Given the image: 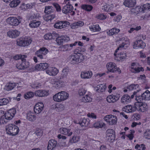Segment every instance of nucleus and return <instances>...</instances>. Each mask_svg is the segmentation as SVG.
<instances>
[{
	"mask_svg": "<svg viewBox=\"0 0 150 150\" xmlns=\"http://www.w3.org/2000/svg\"><path fill=\"white\" fill-rule=\"evenodd\" d=\"M135 148L137 150H145L146 149L145 145L144 144H137L135 146Z\"/></svg>",
	"mask_w": 150,
	"mask_h": 150,
	"instance_id": "49530a36",
	"label": "nucleus"
},
{
	"mask_svg": "<svg viewBox=\"0 0 150 150\" xmlns=\"http://www.w3.org/2000/svg\"><path fill=\"white\" fill-rule=\"evenodd\" d=\"M44 38L46 40H51L52 39V35L51 33H48L44 36Z\"/></svg>",
	"mask_w": 150,
	"mask_h": 150,
	"instance_id": "680f3d73",
	"label": "nucleus"
},
{
	"mask_svg": "<svg viewBox=\"0 0 150 150\" xmlns=\"http://www.w3.org/2000/svg\"><path fill=\"white\" fill-rule=\"evenodd\" d=\"M32 42V40L30 37L21 39L18 40L17 45L21 46H25L29 45Z\"/></svg>",
	"mask_w": 150,
	"mask_h": 150,
	"instance_id": "423d86ee",
	"label": "nucleus"
},
{
	"mask_svg": "<svg viewBox=\"0 0 150 150\" xmlns=\"http://www.w3.org/2000/svg\"><path fill=\"white\" fill-rule=\"evenodd\" d=\"M6 22L12 26H18L21 22V21L16 17H10L7 18Z\"/></svg>",
	"mask_w": 150,
	"mask_h": 150,
	"instance_id": "6e6552de",
	"label": "nucleus"
},
{
	"mask_svg": "<svg viewBox=\"0 0 150 150\" xmlns=\"http://www.w3.org/2000/svg\"><path fill=\"white\" fill-rule=\"evenodd\" d=\"M20 32L17 30H12L9 31L7 33V35L9 37L12 38H16L19 36Z\"/></svg>",
	"mask_w": 150,
	"mask_h": 150,
	"instance_id": "6ab92c4d",
	"label": "nucleus"
},
{
	"mask_svg": "<svg viewBox=\"0 0 150 150\" xmlns=\"http://www.w3.org/2000/svg\"><path fill=\"white\" fill-rule=\"evenodd\" d=\"M144 11V9L143 7L141 8V6H139L135 8H132L130 10V11L132 13L134 14V15H136L139 13V12H141Z\"/></svg>",
	"mask_w": 150,
	"mask_h": 150,
	"instance_id": "5701e85b",
	"label": "nucleus"
},
{
	"mask_svg": "<svg viewBox=\"0 0 150 150\" xmlns=\"http://www.w3.org/2000/svg\"><path fill=\"white\" fill-rule=\"evenodd\" d=\"M120 31L119 29L115 28L107 31V33L109 35H112L114 34H117Z\"/></svg>",
	"mask_w": 150,
	"mask_h": 150,
	"instance_id": "4c0bfd02",
	"label": "nucleus"
},
{
	"mask_svg": "<svg viewBox=\"0 0 150 150\" xmlns=\"http://www.w3.org/2000/svg\"><path fill=\"white\" fill-rule=\"evenodd\" d=\"M20 1L19 0H12L10 3L9 6L12 8L15 7L17 6L20 3Z\"/></svg>",
	"mask_w": 150,
	"mask_h": 150,
	"instance_id": "37998d69",
	"label": "nucleus"
},
{
	"mask_svg": "<svg viewBox=\"0 0 150 150\" xmlns=\"http://www.w3.org/2000/svg\"><path fill=\"white\" fill-rule=\"evenodd\" d=\"M137 110L142 112H145L148 110V106L147 104L141 101L137 102L135 103Z\"/></svg>",
	"mask_w": 150,
	"mask_h": 150,
	"instance_id": "20e7f679",
	"label": "nucleus"
},
{
	"mask_svg": "<svg viewBox=\"0 0 150 150\" xmlns=\"http://www.w3.org/2000/svg\"><path fill=\"white\" fill-rule=\"evenodd\" d=\"M69 40V37L65 36H61L58 37L56 40L57 44L59 45H61L63 42H67Z\"/></svg>",
	"mask_w": 150,
	"mask_h": 150,
	"instance_id": "4468645a",
	"label": "nucleus"
},
{
	"mask_svg": "<svg viewBox=\"0 0 150 150\" xmlns=\"http://www.w3.org/2000/svg\"><path fill=\"white\" fill-rule=\"evenodd\" d=\"M52 6H47L45 7L44 12L47 14H49L53 11Z\"/></svg>",
	"mask_w": 150,
	"mask_h": 150,
	"instance_id": "a18cd8bd",
	"label": "nucleus"
},
{
	"mask_svg": "<svg viewBox=\"0 0 150 150\" xmlns=\"http://www.w3.org/2000/svg\"><path fill=\"white\" fill-rule=\"evenodd\" d=\"M16 85L15 83H9L6 84L5 86V89L9 91L14 88Z\"/></svg>",
	"mask_w": 150,
	"mask_h": 150,
	"instance_id": "79ce46f5",
	"label": "nucleus"
},
{
	"mask_svg": "<svg viewBox=\"0 0 150 150\" xmlns=\"http://www.w3.org/2000/svg\"><path fill=\"white\" fill-rule=\"evenodd\" d=\"M64 105L61 104L59 105H57L55 109L56 110L58 111H60L64 110Z\"/></svg>",
	"mask_w": 150,
	"mask_h": 150,
	"instance_id": "8fccbe9b",
	"label": "nucleus"
},
{
	"mask_svg": "<svg viewBox=\"0 0 150 150\" xmlns=\"http://www.w3.org/2000/svg\"><path fill=\"white\" fill-rule=\"evenodd\" d=\"M63 83L62 81H57L54 83V86L57 88H60L62 87Z\"/></svg>",
	"mask_w": 150,
	"mask_h": 150,
	"instance_id": "de8ad7c7",
	"label": "nucleus"
},
{
	"mask_svg": "<svg viewBox=\"0 0 150 150\" xmlns=\"http://www.w3.org/2000/svg\"><path fill=\"white\" fill-rule=\"evenodd\" d=\"M58 72L59 70L54 67L49 68L46 70V73L50 76H55L58 73Z\"/></svg>",
	"mask_w": 150,
	"mask_h": 150,
	"instance_id": "f3484780",
	"label": "nucleus"
},
{
	"mask_svg": "<svg viewBox=\"0 0 150 150\" xmlns=\"http://www.w3.org/2000/svg\"><path fill=\"white\" fill-rule=\"evenodd\" d=\"M93 75L92 72L90 71H85L81 73V76L83 79H88L91 78Z\"/></svg>",
	"mask_w": 150,
	"mask_h": 150,
	"instance_id": "a211bd4d",
	"label": "nucleus"
},
{
	"mask_svg": "<svg viewBox=\"0 0 150 150\" xmlns=\"http://www.w3.org/2000/svg\"><path fill=\"white\" fill-rule=\"evenodd\" d=\"M136 3V0H125L124 2L125 5L128 7L133 6Z\"/></svg>",
	"mask_w": 150,
	"mask_h": 150,
	"instance_id": "cd10ccee",
	"label": "nucleus"
},
{
	"mask_svg": "<svg viewBox=\"0 0 150 150\" xmlns=\"http://www.w3.org/2000/svg\"><path fill=\"white\" fill-rule=\"evenodd\" d=\"M73 9V6L69 2H68L67 4L63 7L62 11L63 13L67 14L70 12H71Z\"/></svg>",
	"mask_w": 150,
	"mask_h": 150,
	"instance_id": "f8f14e48",
	"label": "nucleus"
},
{
	"mask_svg": "<svg viewBox=\"0 0 150 150\" xmlns=\"http://www.w3.org/2000/svg\"><path fill=\"white\" fill-rule=\"evenodd\" d=\"M139 87V86L137 84H132L129 86L128 88L130 90H132L136 89L137 88H138Z\"/></svg>",
	"mask_w": 150,
	"mask_h": 150,
	"instance_id": "5fc2aeb1",
	"label": "nucleus"
},
{
	"mask_svg": "<svg viewBox=\"0 0 150 150\" xmlns=\"http://www.w3.org/2000/svg\"><path fill=\"white\" fill-rule=\"evenodd\" d=\"M106 137L109 141L113 142L115 139V134L114 130L111 129H108L106 131Z\"/></svg>",
	"mask_w": 150,
	"mask_h": 150,
	"instance_id": "9d476101",
	"label": "nucleus"
},
{
	"mask_svg": "<svg viewBox=\"0 0 150 150\" xmlns=\"http://www.w3.org/2000/svg\"><path fill=\"white\" fill-rule=\"evenodd\" d=\"M105 121L109 123L110 125H114L117 122V118L115 116L109 115L105 116L104 118Z\"/></svg>",
	"mask_w": 150,
	"mask_h": 150,
	"instance_id": "0eeeda50",
	"label": "nucleus"
},
{
	"mask_svg": "<svg viewBox=\"0 0 150 150\" xmlns=\"http://www.w3.org/2000/svg\"><path fill=\"white\" fill-rule=\"evenodd\" d=\"M144 71V69L142 67H137V68L131 67V71L134 73H137L139 72L140 71Z\"/></svg>",
	"mask_w": 150,
	"mask_h": 150,
	"instance_id": "ea45409f",
	"label": "nucleus"
},
{
	"mask_svg": "<svg viewBox=\"0 0 150 150\" xmlns=\"http://www.w3.org/2000/svg\"><path fill=\"white\" fill-rule=\"evenodd\" d=\"M44 105L42 102H39L35 105L34 110L35 113L38 114L40 113L43 110Z\"/></svg>",
	"mask_w": 150,
	"mask_h": 150,
	"instance_id": "ddd939ff",
	"label": "nucleus"
},
{
	"mask_svg": "<svg viewBox=\"0 0 150 150\" xmlns=\"http://www.w3.org/2000/svg\"><path fill=\"white\" fill-rule=\"evenodd\" d=\"M78 64L81 62L85 59L84 56L80 53H75Z\"/></svg>",
	"mask_w": 150,
	"mask_h": 150,
	"instance_id": "7c9ffc66",
	"label": "nucleus"
},
{
	"mask_svg": "<svg viewBox=\"0 0 150 150\" xmlns=\"http://www.w3.org/2000/svg\"><path fill=\"white\" fill-rule=\"evenodd\" d=\"M81 100L82 101L85 103L89 102L92 101V98L87 94L82 98Z\"/></svg>",
	"mask_w": 150,
	"mask_h": 150,
	"instance_id": "c03bdc74",
	"label": "nucleus"
},
{
	"mask_svg": "<svg viewBox=\"0 0 150 150\" xmlns=\"http://www.w3.org/2000/svg\"><path fill=\"white\" fill-rule=\"evenodd\" d=\"M89 28L91 31L94 32H98L101 30V28L98 24L91 25L89 26Z\"/></svg>",
	"mask_w": 150,
	"mask_h": 150,
	"instance_id": "58836bf2",
	"label": "nucleus"
},
{
	"mask_svg": "<svg viewBox=\"0 0 150 150\" xmlns=\"http://www.w3.org/2000/svg\"><path fill=\"white\" fill-rule=\"evenodd\" d=\"M6 130L7 134L12 136L17 134L19 131L18 127L14 125L9 124L6 127Z\"/></svg>",
	"mask_w": 150,
	"mask_h": 150,
	"instance_id": "f03ea898",
	"label": "nucleus"
},
{
	"mask_svg": "<svg viewBox=\"0 0 150 150\" xmlns=\"http://www.w3.org/2000/svg\"><path fill=\"white\" fill-rule=\"evenodd\" d=\"M105 124L101 121L96 122L93 124V127L96 128H102L105 126Z\"/></svg>",
	"mask_w": 150,
	"mask_h": 150,
	"instance_id": "c9c22d12",
	"label": "nucleus"
},
{
	"mask_svg": "<svg viewBox=\"0 0 150 150\" xmlns=\"http://www.w3.org/2000/svg\"><path fill=\"white\" fill-rule=\"evenodd\" d=\"M144 137L147 139H150V130L148 129L144 132Z\"/></svg>",
	"mask_w": 150,
	"mask_h": 150,
	"instance_id": "6e6d98bb",
	"label": "nucleus"
},
{
	"mask_svg": "<svg viewBox=\"0 0 150 150\" xmlns=\"http://www.w3.org/2000/svg\"><path fill=\"white\" fill-rule=\"evenodd\" d=\"M129 43V41L126 40H125V42H122V44H120V45L119 47L116 49L115 50V52H117L118 50H119V48H122L124 46V45L126 44H128Z\"/></svg>",
	"mask_w": 150,
	"mask_h": 150,
	"instance_id": "bf43d9fd",
	"label": "nucleus"
},
{
	"mask_svg": "<svg viewBox=\"0 0 150 150\" xmlns=\"http://www.w3.org/2000/svg\"><path fill=\"white\" fill-rule=\"evenodd\" d=\"M81 8L82 9L88 11H90L92 10L93 7L90 5L84 4L81 6Z\"/></svg>",
	"mask_w": 150,
	"mask_h": 150,
	"instance_id": "a19ab883",
	"label": "nucleus"
},
{
	"mask_svg": "<svg viewBox=\"0 0 150 150\" xmlns=\"http://www.w3.org/2000/svg\"><path fill=\"white\" fill-rule=\"evenodd\" d=\"M141 29V27L140 26H138L134 27L131 28L128 31V32L129 33H132L134 30H135L137 31L140 30Z\"/></svg>",
	"mask_w": 150,
	"mask_h": 150,
	"instance_id": "4d7b16f0",
	"label": "nucleus"
},
{
	"mask_svg": "<svg viewBox=\"0 0 150 150\" xmlns=\"http://www.w3.org/2000/svg\"><path fill=\"white\" fill-rule=\"evenodd\" d=\"M39 50L43 55H45L48 52V50L44 47L41 48Z\"/></svg>",
	"mask_w": 150,
	"mask_h": 150,
	"instance_id": "13d9d810",
	"label": "nucleus"
},
{
	"mask_svg": "<svg viewBox=\"0 0 150 150\" xmlns=\"http://www.w3.org/2000/svg\"><path fill=\"white\" fill-rule=\"evenodd\" d=\"M27 56L26 55L18 54L13 57V59L16 60L21 59L22 62H26Z\"/></svg>",
	"mask_w": 150,
	"mask_h": 150,
	"instance_id": "473e14b6",
	"label": "nucleus"
},
{
	"mask_svg": "<svg viewBox=\"0 0 150 150\" xmlns=\"http://www.w3.org/2000/svg\"><path fill=\"white\" fill-rule=\"evenodd\" d=\"M69 97V94L65 91H61L56 94L53 96L55 101L60 102L67 99Z\"/></svg>",
	"mask_w": 150,
	"mask_h": 150,
	"instance_id": "f257e3e1",
	"label": "nucleus"
},
{
	"mask_svg": "<svg viewBox=\"0 0 150 150\" xmlns=\"http://www.w3.org/2000/svg\"><path fill=\"white\" fill-rule=\"evenodd\" d=\"M69 71V69L68 67H66L64 68L62 70V73L59 76V79H63L66 78Z\"/></svg>",
	"mask_w": 150,
	"mask_h": 150,
	"instance_id": "a878e982",
	"label": "nucleus"
},
{
	"mask_svg": "<svg viewBox=\"0 0 150 150\" xmlns=\"http://www.w3.org/2000/svg\"><path fill=\"white\" fill-rule=\"evenodd\" d=\"M119 96L118 95H110L107 97L106 100L109 103H114L117 101L119 99Z\"/></svg>",
	"mask_w": 150,
	"mask_h": 150,
	"instance_id": "b1692460",
	"label": "nucleus"
},
{
	"mask_svg": "<svg viewBox=\"0 0 150 150\" xmlns=\"http://www.w3.org/2000/svg\"><path fill=\"white\" fill-rule=\"evenodd\" d=\"M84 25V23L82 21H79L71 24L70 26L72 29H75L79 27L83 26Z\"/></svg>",
	"mask_w": 150,
	"mask_h": 150,
	"instance_id": "c85d7f7f",
	"label": "nucleus"
},
{
	"mask_svg": "<svg viewBox=\"0 0 150 150\" xmlns=\"http://www.w3.org/2000/svg\"><path fill=\"white\" fill-rule=\"evenodd\" d=\"M35 95L38 97H43L48 95V93L44 90H39L35 92Z\"/></svg>",
	"mask_w": 150,
	"mask_h": 150,
	"instance_id": "c756f323",
	"label": "nucleus"
},
{
	"mask_svg": "<svg viewBox=\"0 0 150 150\" xmlns=\"http://www.w3.org/2000/svg\"><path fill=\"white\" fill-rule=\"evenodd\" d=\"M131 98L130 96L127 94L123 95L121 98V102L125 103H127L130 101Z\"/></svg>",
	"mask_w": 150,
	"mask_h": 150,
	"instance_id": "72a5a7b5",
	"label": "nucleus"
},
{
	"mask_svg": "<svg viewBox=\"0 0 150 150\" xmlns=\"http://www.w3.org/2000/svg\"><path fill=\"white\" fill-rule=\"evenodd\" d=\"M76 123L79 124L81 126L89 127L90 124V120L88 119L83 118L81 119L79 121L75 122Z\"/></svg>",
	"mask_w": 150,
	"mask_h": 150,
	"instance_id": "9b49d317",
	"label": "nucleus"
},
{
	"mask_svg": "<svg viewBox=\"0 0 150 150\" xmlns=\"http://www.w3.org/2000/svg\"><path fill=\"white\" fill-rule=\"evenodd\" d=\"M106 87L105 84H101L98 85L95 87V89L98 92H104L105 89Z\"/></svg>",
	"mask_w": 150,
	"mask_h": 150,
	"instance_id": "f704fd0d",
	"label": "nucleus"
},
{
	"mask_svg": "<svg viewBox=\"0 0 150 150\" xmlns=\"http://www.w3.org/2000/svg\"><path fill=\"white\" fill-rule=\"evenodd\" d=\"M106 67L108 71L107 73H108L109 72H115L116 71H118L119 73H121V71L119 68H117L115 64L113 62H110L108 63L106 65Z\"/></svg>",
	"mask_w": 150,
	"mask_h": 150,
	"instance_id": "39448f33",
	"label": "nucleus"
},
{
	"mask_svg": "<svg viewBox=\"0 0 150 150\" xmlns=\"http://www.w3.org/2000/svg\"><path fill=\"white\" fill-rule=\"evenodd\" d=\"M136 100L137 102L142 101L143 100H150V92L148 90H146L140 96H136Z\"/></svg>",
	"mask_w": 150,
	"mask_h": 150,
	"instance_id": "7ed1b4c3",
	"label": "nucleus"
},
{
	"mask_svg": "<svg viewBox=\"0 0 150 150\" xmlns=\"http://www.w3.org/2000/svg\"><path fill=\"white\" fill-rule=\"evenodd\" d=\"M36 116L31 111H29L27 114V119L31 122H33L36 119Z\"/></svg>",
	"mask_w": 150,
	"mask_h": 150,
	"instance_id": "393cba45",
	"label": "nucleus"
},
{
	"mask_svg": "<svg viewBox=\"0 0 150 150\" xmlns=\"http://www.w3.org/2000/svg\"><path fill=\"white\" fill-rule=\"evenodd\" d=\"M86 92V91L83 88H81L79 89V93L80 96H83L84 95Z\"/></svg>",
	"mask_w": 150,
	"mask_h": 150,
	"instance_id": "e2e57ef3",
	"label": "nucleus"
},
{
	"mask_svg": "<svg viewBox=\"0 0 150 150\" xmlns=\"http://www.w3.org/2000/svg\"><path fill=\"white\" fill-rule=\"evenodd\" d=\"M8 103L9 100L7 99H0V106L6 105Z\"/></svg>",
	"mask_w": 150,
	"mask_h": 150,
	"instance_id": "3c124183",
	"label": "nucleus"
},
{
	"mask_svg": "<svg viewBox=\"0 0 150 150\" xmlns=\"http://www.w3.org/2000/svg\"><path fill=\"white\" fill-rule=\"evenodd\" d=\"M4 117L5 119L6 120H10L13 117V116L8 112H7L5 114Z\"/></svg>",
	"mask_w": 150,
	"mask_h": 150,
	"instance_id": "09e8293b",
	"label": "nucleus"
},
{
	"mask_svg": "<svg viewBox=\"0 0 150 150\" xmlns=\"http://www.w3.org/2000/svg\"><path fill=\"white\" fill-rule=\"evenodd\" d=\"M79 140V136L76 135H74L70 140L71 143H76L78 142Z\"/></svg>",
	"mask_w": 150,
	"mask_h": 150,
	"instance_id": "864d4df0",
	"label": "nucleus"
},
{
	"mask_svg": "<svg viewBox=\"0 0 150 150\" xmlns=\"http://www.w3.org/2000/svg\"><path fill=\"white\" fill-rule=\"evenodd\" d=\"M34 96V94L32 92H29L26 93L24 96L26 99H28L32 98Z\"/></svg>",
	"mask_w": 150,
	"mask_h": 150,
	"instance_id": "603ef678",
	"label": "nucleus"
},
{
	"mask_svg": "<svg viewBox=\"0 0 150 150\" xmlns=\"http://www.w3.org/2000/svg\"><path fill=\"white\" fill-rule=\"evenodd\" d=\"M48 67V64L46 63H41L37 64L35 67L36 69L38 70H43L46 69Z\"/></svg>",
	"mask_w": 150,
	"mask_h": 150,
	"instance_id": "4be33fe9",
	"label": "nucleus"
},
{
	"mask_svg": "<svg viewBox=\"0 0 150 150\" xmlns=\"http://www.w3.org/2000/svg\"><path fill=\"white\" fill-rule=\"evenodd\" d=\"M53 5L56 8V10L57 11H60L61 8L59 5L56 3H54L53 4Z\"/></svg>",
	"mask_w": 150,
	"mask_h": 150,
	"instance_id": "0e129e2a",
	"label": "nucleus"
},
{
	"mask_svg": "<svg viewBox=\"0 0 150 150\" xmlns=\"http://www.w3.org/2000/svg\"><path fill=\"white\" fill-rule=\"evenodd\" d=\"M68 60L71 64H78L75 53L74 55L69 56L68 58Z\"/></svg>",
	"mask_w": 150,
	"mask_h": 150,
	"instance_id": "2f4dec72",
	"label": "nucleus"
},
{
	"mask_svg": "<svg viewBox=\"0 0 150 150\" xmlns=\"http://www.w3.org/2000/svg\"><path fill=\"white\" fill-rule=\"evenodd\" d=\"M122 110L124 111L129 113L135 112L137 109L135 104L134 106H132L131 105L126 106L122 108Z\"/></svg>",
	"mask_w": 150,
	"mask_h": 150,
	"instance_id": "2eb2a0df",
	"label": "nucleus"
},
{
	"mask_svg": "<svg viewBox=\"0 0 150 150\" xmlns=\"http://www.w3.org/2000/svg\"><path fill=\"white\" fill-rule=\"evenodd\" d=\"M29 63L28 62H22L20 64H17V68L19 69L24 70L28 68L29 66Z\"/></svg>",
	"mask_w": 150,
	"mask_h": 150,
	"instance_id": "412c9836",
	"label": "nucleus"
},
{
	"mask_svg": "<svg viewBox=\"0 0 150 150\" xmlns=\"http://www.w3.org/2000/svg\"><path fill=\"white\" fill-rule=\"evenodd\" d=\"M40 51L39 50L37 51L35 53L36 55L40 59H42L43 58V55L42 54V53L40 52Z\"/></svg>",
	"mask_w": 150,
	"mask_h": 150,
	"instance_id": "69168bd1",
	"label": "nucleus"
},
{
	"mask_svg": "<svg viewBox=\"0 0 150 150\" xmlns=\"http://www.w3.org/2000/svg\"><path fill=\"white\" fill-rule=\"evenodd\" d=\"M111 7L110 6V5L108 4H107L104 6L103 9L105 11L107 12L110 11L111 10Z\"/></svg>",
	"mask_w": 150,
	"mask_h": 150,
	"instance_id": "774afa93",
	"label": "nucleus"
},
{
	"mask_svg": "<svg viewBox=\"0 0 150 150\" xmlns=\"http://www.w3.org/2000/svg\"><path fill=\"white\" fill-rule=\"evenodd\" d=\"M77 43V42H76L74 43L71 44L69 45H63L60 47V49L61 51H63L70 50L71 49L70 47L72 48L73 46H75Z\"/></svg>",
	"mask_w": 150,
	"mask_h": 150,
	"instance_id": "aec40b11",
	"label": "nucleus"
},
{
	"mask_svg": "<svg viewBox=\"0 0 150 150\" xmlns=\"http://www.w3.org/2000/svg\"><path fill=\"white\" fill-rule=\"evenodd\" d=\"M59 131L61 134L64 135H67L68 136H71L72 132H70V130L66 128H62L59 129Z\"/></svg>",
	"mask_w": 150,
	"mask_h": 150,
	"instance_id": "bb28decb",
	"label": "nucleus"
},
{
	"mask_svg": "<svg viewBox=\"0 0 150 150\" xmlns=\"http://www.w3.org/2000/svg\"><path fill=\"white\" fill-rule=\"evenodd\" d=\"M119 57L120 59H125L126 57V54L124 52H121L120 54L119 55Z\"/></svg>",
	"mask_w": 150,
	"mask_h": 150,
	"instance_id": "338daca9",
	"label": "nucleus"
},
{
	"mask_svg": "<svg viewBox=\"0 0 150 150\" xmlns=\"http://www.w3.org/2000/svg\"><path fill=\"white\" fill-rule=\"evenodd\" d=\"M41 23L40 21L36 20L31 21L29 24L30 26L32 28H35L38 27Z\"/></svg>",
	"mask_w": 150,
	"mask_h": 150,
	"instance_id": "e433bc0d",
	"label": "nucleus"
},
{
	"mask_svg": "<svg viewBox=\"0 0 150 150\" xmlns=\"http://www.w3.org/2000/svg\"><path fill=\"white\" fill-rule=\"evenodd\" d=\"M69 24V23L67 21H57L54 24V26L55 28L61 29L68 27Z\"/></svg>",
	"mask_w": 150,
	"mask_h": 150,
	"instance_id": "1a4fd4ad",
	"label": "nucleus"
},
{
	"mask_svg": "<svg viewBox=\"0 0 150 150\" xmlns=\"http://www.w3.org/2000/svg\"><path fill=\"white\" fill-rule=\"evenodd\" d=\"M57 146V143L56 140L53 139H50L48 142L47 150H53Z\"/></svg>",
	"mask_w": 150,
	"mask_h": 150,
	"instance_id": "dca6fc26",
	"label": "nucleus"
},
{
	"mask_svg": "<svg viewBox=\"0 0 150 150\" xmlns=\"http://www.w3.org/2000/svg\"><path fill=\"white\" fill-rule=\"evenodd\" d=\"M142 40H138L134 42V45H133V47L134 48H137L140 45V44Z\"/></svg>",
	"mask_w": 150,
	"mask_h": 150,
	"instance_id": "052dcab7",
	"label": "nucleus"
}]
</instances>
